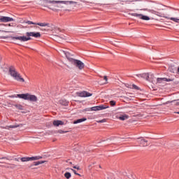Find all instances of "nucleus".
Listing matches in <instances>:
<instances>
[{"label":"nucleus","instance_id":"f257e3e1","mask_svg":"<svg viewBox=\"0 0 179 179\" xmlns=\"http://www.w3.org/2000/svg\"><path fill=\"white\" fill-rule=\"evenodd\" d=\"M26 36H13L12 39L26 42L31 40V37H35V38H40V37H41V34H40V32H27Z\"/></svg>","mask_w":179,"mask_h":179},{"label":"nucleus","instance_id":"f03ea898","mask_svg":"<svg viewBox=\"0 0 179 179\" xmlns=\"http://www.w3.org/2000/svg\"><path fill=\"white\" fill-rule=\"evenodd\" d=\"M11 99L18 97L19 99H23V100H29V101H37L38 99L36 95H31L29 93L27 94H18L9 96Z\"/></svg>","mask_w":179,"mask_h":179},{"label":"nucleus","instance_id":"7ed1b4c3","mask_svg":"<svg viewBox=\"0 0 179 179\" xmlns=\"http://www.w3.org/2000/svg\"><path fill=\"white\" fill-rule=\"evenodd\" d=\"M9 74L15 79V80H17V82H24V79L22 78L20 73L16 71V69L13 66L9 68Z\"/></svg>","mask_w":179,"mask_h":179},{"label":"nucleus","instance_id":"20e7f679","mask_svg":"<svg viewBox=\"0 0 179 179\" xmlns=\"http://www.w3.org/2000/svg\"><path fill=\"white\" fill-rule=\"evenodd\" d=\"M72 65H74L76 68H78L80 71H82L85 68V63L82 62L80 60L78 59H71Z\"/></svg>","mask_w":179,"mask_h":179},{"label":"nucleus","instance_id":"39448f33","mask_svg":"<svg viewBox=\"0 0 179 179\" xmlns=\"http://www.w3.org/2000/svg\"><path fill=\"white\" fill-rule=\"evenodd\" d=\"M131 16H134L135 17H138V19H141L142 20H150V17L147 15H143V14L138 13H129Z\"/></svg>","mask_w":179,"mask_h":179},{"label":"nucleus","instance_id":"423d86ee","mask_svg":"<svg viewBox=\"0 0 179 179\" xmlns=\"http://www.w3.org/2000/svg\"><path fill=\"white\" fill-rule=\"evenodd\" d=\"M8 22H15L13 17L0 15V22L8 23Z\"/></svg>","mask_w":179,"mask_h":179},{"label":"nucleus","instance_id":"0eeeda50","mask_svg":"<svg viewBox=\"0 0 179 179\" xmlns=\"http://www.w3.org/2000/svg\"><path fill=\"white\" fill-rule=\"evenodd\" d=\"M108 108V106L104 105H100L98 106H94L91 108V111H100V110H106Z\"/></svg>","mask_w":179,"mask_h":179},{"label":"nucleus","instance_id":"6e6552de","mask_svg":"<svg viewBox=\"0 0 179 179\" xmlns=\"http://www.w3.org/2000/svg\"><path fill=\"white\" fill-rule=\"evenodd\" d=\"M76 94H77V96H78V97H90V96H92V94H90V92H87L86 91H83L81 92H77Z\"/></svg>","mask_w":179,"mask_h":179},{"label":"nucleus","instance_id":"1a4fd4ad","mask_svg":"<svg viewBox=\"0 0 179 179\" xmlns=\"http://www.w3.org/2000/svg\"><path fill=\"white\" fill-rule=\"evenodd\" d=\"M174 79L166 78H157V83H163V82H173Z\"/></svg>","mask_w":179,"mask_h":179},{"label":"nucleus","instance_id":"9d476101","mask_svg":"<svg viewBox=\"0 0 179 179\" xmlns=\"http://www.w3.org/2000/svg\"><path fill=\"white\" fill-rule=\"evenodd\" d=\"M62 52H63V54H64L65 57L67 58V59H69V61L71 63L72 62V59H75L72 58L73 55L69 52L62 50Z\"/></svg>","mask_w":179,"mask_h":179},{"label":"nucleus","instance_id":"9b49d317","mask_svg":"<svg viewBox=\"0 0 179 179\" xmlns=\"http://www.w3.org/2000/svg\"><path fill=\"white\" fill-rule=\"evenodd\" d=\"M138 143H140L142 146H148V141L144 139L143 138H138Z\"/></svg>","mask_w":179,"mask_h":179},{"label":"nucleus","instance_id":"f8f14e48","mask_svg":"<svg viewBox=\"0 0 179 179\" xmlns=\"http://www.w3.org/2000/svg\"><path fill=\"white\" fill-rule=\"evenodd\" d=\"M143 10H147L150 13H152V15H156L157 16L162 17V15H160V13L159 12H157V11H156L155 10H149L148 8H145V9H143Z\"/></svg>","mask_w":179,"mask_h":179},{"label":"nucleus","instance_id":"ddd939ff","mask_svg":"<svg viewBox=\"0 0 179 179\" xmlns=\"http://www.w3.org/2000/svg\"><path fill=\"white\" fill-rule=\"evenodd\" d=\"M137 76L138 78H143V79H146L147 80L150 81V80H149V73H148L138 74Z\"/></svg>","mask_w":179,"mask_h":179},{"label":"nucleus","instance_id":"4468645a","mask_svg":"<svg viewBox=\"0 0 179 179\" xmlns=\"http://www.w3.org/2000/svg\"><path fill=\"white\" fill-rule=\"evenodd\" d=\"M23 124H18V125H10L6 127H1L3 129H10V128H17L19 127H22Z\"/></svg>","mask_w":179,"mask_h":179},{"label":"nucleus","instance_id":"2eb2a0df","mask_svg":"<svg viewBox=\"0 0 179 179\" xmlns=\"http://www.w3.org/2000/svg\"><path fill=\"white\" fill-rule=\"evenodd\" d=\"M53 125L55 127H59V125H64V122L61 120H55L53 121Z\"/></svg>","mask_w":179,"mask_h":179},{"label":"nucleus","instance_id":"dca6fc26","mask_svg":"<svg viewBox=\"0 0 179 179\" xmlns=\"http://www.w3.org/2000/svg\"><path fill=\"white\" fill-rule=\"evenodd\" d=\"M163 17H165V19H167L168 20H172L173 22H175L176 23H178L179 19L176 18V17H170L168 16H163Z\"/></svg>","mask_w":179,"mask_h":179},{"label":"nucleus","instance_id":"f3484780","mask_svg":"<svg viewBox=\"0 0 179 179\" xmlns=\"http://www.w3.org/2000/svg\"><path fill=\"white\" fill-rule=\"evenodd\" d=\"M121 121H125V120H128L129 116L128 115H122L117 117Z\"/></svg>","mask_w":179,"mask_h":179},{"label":"nucleus","instance_id":"a211bd4d","mask_svg":"<svg viewBox=\"0 0 179 179\" xmlns=\"http://www.w3.org/2000/svg\"><path fill=\"white\" fill-rule=\"evenodd\" d=\"M87 119L86 117H83L74 121L73 124H80V122H84V121H87Z\"/></svg>","mask_w":179,"mask_h":179},{"label":"nucleus","instance_id":"6ab92c4d","mask_svg":"<svg viewBox=\"0 0 179 179\" xmlns=\"http://www.w3.org/2000/svg\"><path fill=\"white\" fill-rule=\"evenodd\" d=\"M36 24L38 26H41V27H45V26H47L48 27H50V24L49 23H45V22H38V23H36Z\"/></svg>","mask_w":179,"mask_h":179},{"label":"nucleus","instance_id":"aec40b11","mask_svg":"<svg viewBox=\"0 0 179 179\" xmlns=\"http://www.w3.org/2000/svg\"><path fill=\"white\" fill-rule=\"evenodd\" d=\"M50 3H66L65 1H50Z\"/></svg>","mask_w":179,"mask_h":179},{"label":"nucleus","instance_id":"412c9836","mask_svg":"<svg viewBox=\"0 0 179 179\" xmlns=\"http://www.w3.org/2000/svg\"><path fill=\"white\" fill-rule=\"evenodd\" d=\"M40 159H43V157L41 156L31 157H30V161L40 160Z\"/></svg>","mask_w":179,"mask_h":179},{"label":"nucleus","instance_id":"4be33fe9","mask_svg":"<svg viewBox=\"0 0 179 179\" xmlns=\"http://www.w3.org/2000/svg\"><path fill=\"white\" fill-rule=\"evenodd\" d=\"M43 163H45V161H38L34 162V166H38L40 164H43Z\"/></svg>","mask_w":179,"mask_h":179},{"label":"nucleus","instance_id":"5701e85b","mask_svg":"<svg viewBox=\"0 0 179 179\" xmlns=\"http://www.w3.org/2000/svg\"><path fill=\"white\" fill-rule=\"evenodd\" d=\"M64 177L66 178V179H69L71 178V177H72V175L71 174V173L69 172H66L64 173Z\"/></svg>","mask_w":179,"mask_h":179},{"label":"nucleus","instance_id":"b1692460","mask_svg":"<svg viewBox=\"0 0 179 179\" xmlns=\"http://www.w3.org/2000/svg\"><path fill=\"white\" fill-rule=\"evenodd\" d=\"M21 162H30V157H22L20 158Z\"/></svg>","mask_w":179,"mask_h":179},{"label":"nucleus","instance_id":"393cba45","mask_svg":"<svg viewBox=\"0 0 179 179\" xmlns=\"http://www.w3.org/2000/svg\"><path fill=\"white\" fill-rule=\"evenodd\" d=\"M113 5H118V3H122V0H113Z\"/></svg>","mask_w":179,"mask_h":179},{"label":"nucleus","instance_id":"a878e982","mask_svg":"<svg viewBox=\"0 0 179 179\" xmlns=\"http://www.w3.org/2000/svg\"><path fill=\"white\" fill-rule=\"evenodd\" d=\"M14 106L17 108V110H23V106L21 104H15Z\"/></svg>","mask_w":179,"mask_h":179},{"label":"nucleus","instance_id":"bb28decb","mask_svg":"<svg viewBox=\"0 0 179 179\" xmlns=\"http://www.w3.org/2000/svg\"><path fill=\"white\" fill-rule=\"evenodd\" d=\"M133 89H135L136 90H139V87L136 86V85H132Z\"/></svg>","mask_w":179,"mask_h":179},{"label":"nucleus","instance_id":"cd10ccee","mask_svg":"<svg viewBox=\"0 0 179 179\" xmlns=\"http://www.w3.org/2000/svg\"><path fill=\"white\" fill-rule=\"evenodd\" d=\"M26 23H27V24H36V22H31V21H27Z\"/></svg>","mask_w":179,"mask_h":179},{"label":"nucleus","instance_id":"c85d7f7f","mask_svg":"<svg viewBox=\"0 0 179 179\" xmlns=\"http://www.w3.org/2000/svg\"><path fill=\"white\" fill-rule=\"evenodd\" d=\"M73 171V172L74 173V174H76V176H79L80 177V174L76 173V171L74 169H71Z\"/></svg>","mask_w":179,"mask_h":179},{"label":"nucleus","instance_id":"c756f323","mask_svg":"<svg viewBox=\"0 0 179 179\" xmlns=\"http://www.w3.org/2000/svg\"><path fill=\"white\" fill-rule=\"evenodd\" d=\"M59 134H66V131H62V130H58Z\"/></svg>","mask_w":179,"mask_h":179},{"label":"nucleus","instance_id":"7c9ffc66","mask_svg":"<svg viewBox=\"0 0 179 179\" xmlns=\"http://www.w3.org/2000/svg\"><path fill=\"white\" fill-rule=\"evenodd\" d=\"M103 80H105V81L103 82V84L107 83V76H104V77H103Z\"/></svg>","mask_w":179,"mask_h":179},{"label":"nucleus","instance_id":"2f4dec72","mask_svg":"<svg viewBox=\"0 0 179 179\" xmlns=\"http://www.w3.org/2000/svg\"><path fill=\"white\" fill-rule=\"evenodd\" d=\"M99 123L106 122V120H101L98 121Z\"/></svg>","mask_w":179,"mask_h":179},{"label":"nucleus","instance_id":"473e14b6","mask_svg":"<svg viewBox=\"0 0 179 179\" xmlns=\"http://www.w3.org/2000/svg\"><path fill=\"white\" fill-rule=\"evenodd\" d=\"M12 166H7V169H13V167L16 166V165H15V164H13Z\"/></svg>","mask_w":179,"mask_h":179},{"label":"nucleus","instance_id":"72a5a7b5","mask_svg":"<svg viewBox=\"0 0 179 179\" xmlns=\"http://www.w3.org/2000/svg\"><path fill=\"white\" fill-rule=\"evenodd\" d=\"M73 169H76V170H80V168L79 166H74Z\"/></svg>","mask_w":179,"mask_h":179},{"label":"nucleus","instance_id":"f704fd0d","mask_svg":"<svg viewBox=\"0 0 179 179\" xmlns=\"http://www.w3.org/2000/svg\"><path fill=\"white\" fill-rule=\"evenodd\" d=\"M59 38H62V40H66V38L64 36H60Z\"/></svg>","mask_w":179,"mask_h":179},{"label":"nucleus","instance_id":"c9c22d12","mask_svg":"<svg viewBox=\"0 0 179 179\" xmlns=\"http://www.w3.org/2000/svg\"><path fill=\"white\" fill-rule=\"evenodd\" d=\"M0 26H2V24H0ZM3 26H6V24H3ZM6 26L10 27V26H12V25H10V24H7Z\"/></svg>","mask_w":179,"mask_h":179},{"label":"nucleus","instance_id":"e433bc0d","mask_svg":"<svg viewBox=\"0 0 179 179\" xmlns=\"http://www.w3.org/2000/svg\"><path fill=\"white\" fill-rule=\"evenodd\" d=\"M5 33H12L10 31H5Z\"/></svg>","mask_w":179,"mask_h":179},{"label":"nucleus","instance_id":"4c0bfd02","mask_svg":"<svg viewBox=\"0 0 179 179\" xmlns=\"http://www.w3.org/2000/svg\"><path fill=\"white\" fill-rule=\"evenodd\" d=\"M110 106H113V101H110Z\"/></svg>","mask_w":179,"mask_h":179},{"label":"nucleus","instance_id":"58836bf2","mask_svg":"<svg viewBox=\"0 0 179 179\" xmlns=\"http://www.w3.org/2000/svg\"><path fill=\"white\" fill-rule=\"evenodd\" d=\"M15 162H19V159H17V158H15Z\"/></svg>","mask_w":179,"mask_h":179},{"label":"nucleus","instance_id":"ea45409f","mask_svg":"<svg viewBox=\"0 0 179 179\" xmlns=\"http://www.w3.org/2000/svg\"><path fill=\"white\" fill-rule=\"evenodd\" d=\"M115 104V101H113V106H114Z\"/></svg>","mask_w":179,"mask_h":179},{"label":"nucleus","instance_id":"a19ab883","mask_svg":"<svg viewBox=\"0 0 179 179\" xmlns=\"http://www.w3.org/2000/svg\"><path fill=\"white\" fill-rule=\"evenodd\" d=\"M176 105L179 106V102H176Z\"/></svg>","mask_w":179,"mask_h":179},{"label":"nucleus","instance_id":"79ce46f5","mask_svg":"<svg viewBox=\"0 0 179 179\" xmlns=\"http://www.w3.org/2000/svg\"><path fill=\"white\" fill-rule=\"evenodd\" d=\"M173 101H171V102H170V101H168L167 103H173Z\"/></svg>","mask_w":179,"mask_h":179},{"label":"nucleus","instance_id":"37998d69","mask_svg":"<svg viewBox=\"0 0 179 179\" xmlns=\"http://www.w3.org/2000/svg\"><path fill=\"white\" fill-rule=\"evenodd\" d=\"M150 76H151V78H153L154 76L152 74H151Z\"/></svg>","mask_w":179,"mask_h":179},{"label":"nucleus","instance_id":"c03bdc74","mask_svg":"<svg viewBox=\"0 0 179 179\" xmlns=\"http://www.w3.org/2000/svg\"><path fill=\"white\" fill-rule=\"evenodd\" d=\"M176 114H179V112H176Z\"/></svg>","mask_w":179,"mask_h":179},{"label":"nucleus","instance_id":"a18cd8bd","mask_svg":"<svg viewBox=\"0 0 179 179\" xmlns=\"http://www.w3.org/2000/svg\"><path fill=\"white\" fill-rule=\"evenodd\" d=\"M2 159H6V157H3Z\"/></svg>","mask_w":179,"mask_h":179}]
</instances>
